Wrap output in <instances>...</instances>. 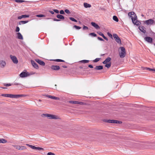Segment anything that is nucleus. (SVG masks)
I'll list each match as a JSON object with an SVG mask.
<instances>
[{
  "label": "nucleus",
  "instance_id": "obj_1",
  "mask_svg": "<svg viewBox=\"0 0 155 155\" xmlns=\"http://www.w3.org/2000/svg\"><path fill=\"white\" fill-rule=\"evenodd\" d=\"M128 15L131 18L133 23H134L137 19V16L136 14L133 12H130L128 13Z\"/></svg>",
  "mask_w": 155,
  "mask_h": 155
},
{
  "label": "nucleus",
  "instance_id": "obj_2",
  "mask_svg": "<svg viewBox=\"0 0 155 155\" xmlns=\"http://www.w3.org/2000/svg\"><path fill=\"white\" fill-rule=\"evenodd\" d=\"M120 49L121 50V52L119 53V56L120 58H124L126 55V51L125 48L123 47H120Z\"/></svg>",
  "mask_w": 155,
  "mask_h": 155
},
{
  "label": "nucleus",
  "instance_id": "obj_3",
  "mask_svg": "<svg viewBox=\"0 0 155 155\" xmlns=\"http://www.w3.org/2000/svg\"><path fill=\"white\" fill-rule=\"evenodd\" d=\"M105 121L107 123L114 124H121L122 123L121 121L116 120H105Z\"/></svg>",
  "mask_w": 155,
  "mask_h": 155
},
{
  "label": "nucleus",
  "instance_id": "obj_4",
  "mask_svg": "<svg viewBox=\"0 0 155 155\" xmlns=\"http://www.w3.org/2000/svg\"><path fill=\"white\" fill-rule=\"evenodd\" d=\"M43 115L48 118L49 119H56L57 118V116L54 115L49 114H44Z\"/></svg>",
  "mask_w": 155,
  "mask_h": 155
},
{
  "label": "nucleus",
  "instance_id": "obj_5",
  "mask_svg": "<svg viewBox=\"0 0 155 155\" xmlns=\"http://www.w3.org/2000/svg\"><path fill=\"white\" fill-rule=\"evenodd\" d=\"M10 57L14 63L16 64L18 63V61L16 56L11 55Z\"/></svg>",
  "mask_w": 155,
  "mask_h": 155
},
{
  "label": "nucleus",
  "instance_id": "obj_6",
  "mask_svg": "<svg viewBox=\"0 0 155 155\" xmlns=\"http://www.w3.org/2000/svg\"><path fill=\"white\" fill-rule=\"evenodd\" d=\"M143 22L147 25H151L153 24L154 21L153 20L150 19L148 20L143 21Z\"/></svg>",
  "mask_w": 155,
  "mask_h": 155
},
{
  "label": "nucleus",
  "instance_id": "obj_7",
  "mask_svg": "<svg viewBox=\"0 0 155 155\" xmlns=\"http://www.w3.org/2000/svg\"><path fill=\"white\" fill-rule=\"evenodd\" d=\"M113 37L115 39L116 41L118 44L121 43V41L119 37L116 34H113Z\"/></svg>",
  "mask_w": 155,
  "mask_h": 155
},
{
  "label": "nucleus",
  "instance_id": "obj_8",
  "mask_svg": "<svg viewBox=\"0 0 155 155\" xmlns=\"http://www.w3.org/2000/svg\"><path fill=\"white\" fill-rule=\"evenodd\" d=\"M30 74L28 72H22L20 74V77L23 78L24 77H26L28 76H29L30 75Z\"/></svg>",
  "mask_w": 155,
  "mask_h": 155
},
{
  "label": "nucleus",
  "instance_id": "obj_9",
  "mask_svg": "<svg viewBox=\"0 0 155 155\" xmlns=\"http://www.w3.org/2000/svg\"><path fill=\"white\" fill-rule=\"evenodd\" d=\"M6 65V62L3 60L0 61V67L1 68H3L5 67Z\"/></svg>",
  "mask_w": 155,
  "mask_h": 155
},
{
  "label": "nucleus",
  "instance_id": "obj_10",
  "mask_svg": "<svg viewBox=\"0 0 155 155\" xmlns=\"http://www.w3.org/2000/svg\"><path fill=\"white\" fill-rule=\"evenodd\" d=\"M144 40L148 42L151 43L153 41L152 38L150 37H146L144 38Z\"/></svg>",
  "mask_w": 155,
  "mask_h": 155
},
{
  "label": "nucleus",
  "instance_id": "obj_11",
  "mask_svg": "<svg viewBox=\"0 0 155 155\" xmlns=\"http://www.w3.org/2000/svg\"><path fill=\"white\" fill-rule=\"evenodd\" d=\"M69 102L71 104H78L81 105L83 104V102H79L76 101H69Z\"/></svg>",
  "mask_w": 155,
  "mask_h": 155
},
{
  "label": "nucleus",
  "instance_id": "obj_12",
  "mask_svg": "<svg viewBox=\"0 0 155 155\" xmlns=\"http://www.w3.org/2000/svg\"><path fill=\"white\" fill-rule=\"evenodd\" d=\"M91 24L92 26L94 27L96 29H99L100 28L99 26L95 22H91Z\"/></svg>",
  "mask_w": 155,
  "mask_h": 155
},
{
  "label": "nucleus",
  "instance_id": "obj_13",
  "mask_svg": "<svg viewBox=\"0 0 155 155\" xmlns=\"http://www.w3.org/2000/svg\"><path fill=\"white\" fill-rule=\"evenodd\" d=\"M111 58L110 57H107L105 60L103 62V64H106L110 62L111 60Z\"/></svg>",
  "mask_w": 155,
  "mask_h": 155
},
{
  "label": "nucleus",
  "instance_id": "obj_14",
  "mask_svg": "<svg viewBox=\"0 0 155 155\" xmlns=\"http://www.w3.org/2000/svg\"><path fill=\"white\" fill-rule=\"evenodd\" d=\"M51 68L53 70H58L59 69L60 67L58 65H52L51 66Z\"/></svg>",
  "mask_w": 155,
  "mask_h": 155
},
{
  "label": "nucleus",
  "instance_id": "obj_15",
  "mask_svg": "<svg viewBox=\"0 0 155 155\" xmlns=\"http://www.w3.org/2000/svg\"><path fill=\"white\" fill-rule=\"evenodd\" d=\"M31 62L33 66L35 68L37 69L38 67L37 64L34 61H31Z\"/></svg>",
  "mask_w": 155,
  "mask_h": 155
},
{
  "label": "nucleus",
  "instance_id": "obj_16",
  "mask_svg": "<svg viewBox=\"0 0 155 155\" xmlns=\"http://www.w3.org/2000/svg\"><path fill=\"white\" fill-rule=\"evenodd\" d=\"M22 94H12V98H16L22 97L24 96Z\"/></svg>",
  "mask_w": 155,
  "mask_h": 155
},
{
  "label": "nucleus",
  "instance_id": "obj_17",
  "mask_svg": "<svg viewBox=\"0 0 155 155\" xmlns=\"http://www.w3.org/2000/svg\"><path fill=\"white\" fill-rule=\"evenodd\" d=\"M36 61L37 63L41 65L44 66L45 65V63L40 60L37 59Z\"/></svg>",
  "mask_w": 155,
  "mask_h": 155
},
{
  "label": "nucleus",
  "instance_id": "obj_18",
  "mask_svg": "<svg viewBox=\"0 0 155 155\" xmlns=\"http://www.w3.org/2000/svg\"><path fill=\"white\" fill-rule=\"evenodd\" d=\"M2 96L3 97H8L10 98H12V94H2Z\"/></svg>",
  "mask_w": 155,
  "mask_h": 155
},
{
  "label": "nucleus",
  "instance_id": "obj_19",
  "mask_svg": "<svg viewBox=\"0 0 155 155\" xmlns=\"http://www.w3.org/2000/svg\"><path fill=\"white\" fill-rule=\"evenodd\" d=\"M17 37L18 39H19L22 40L23 37L22 35L20 32H18L17 33Z\"/></svg>",
  "mask_w": 155,
  "mask_h": 155
},
{
  "label": "nucleus",
  "instance_id": "obj_20",
  "mask_svg": "<svg viewBox=\"0 0 155 155\" xmlns=\"http://www.w3.org/2000/svg\"><path fill=\"white\" fill-rule=\"evenodd\" d=\"M29 15H22L20 16H19L18 17V19H21L23 18H28L29 17Z\"/></svg>",
  "mask_w": 155,
  "mask_h": 155
},
{
  "label": "nucleus",
  "instance_id": "obj_21",
  "mask_svg": "<svg viewBox=\"0 0 155 155\" xmlns=\"http://www.w3.org/2000/svg\"><path fill=\"white\" fill-rule=\"evenodd\" d=\"M103 68V66L102 65L97 66L94 69L97 70H101Z\"/></svg>",
  "mask_w": 155,
  "mask_h": 155
},
{
  "label": "nucleus",
  "instance_id": "obj_22",
  "mask_svg": "<svg viewBox=\"0 0 155 155\" xmlns=\"http://www.w3.org/2000/svg\"><path fill=\"white\" fill-rule=\"evenodd\" d=\"M84 5L85 8H90L91 7V5L90 4L86 2L84 3Z\"/></svg>",
  "mask_w": 155,
  "mask_h": 155
},
{
  "label": "nucleus",
  "instance_id": "obj_23",
  "mask_svg": "<svg viewBox=\"0 0 155 155\" xmlns=\"http://www.w3.org/2000/svg\"><path fill=\"white\" fill-rule=\"evenodd\" d=\"M56 17L58 18L61 19H64V18L63 16L60 14L57 15L56 16Z\"/></svg>",
  "mask_w": 155,
  "mask_h": 155
},
{
  "label": "nucleus",
  "instance_id": "obj_24",
  "mask_svg": "<svg viewBox=\"0 0 155 155\" xmlns=\"http://www.w3.org/2000/svg\"><path fill=\"white\" fill-rule=\"evenodd\" d=\"M28 21H21L19 22L18 24L19 25L26 24L28 22Z\"/></svg>",
  "mask_w": 155,
  "mask_h": 155
},
{
  "label": "nucleus",
  "instance_id": "obj_25",
  "mask_svg": "<svg viewBox=\"0 0 155 155\" xmlns=\"http://www.w3.org/2000/svg\"><path fill=\"white\" fill-rule=\"evenodd\" d=\"M139 29L141 31L143 32V33H145L146 32V30L144 29L143 27H140Z\"/></svg>",
  "mask_w": 155,
  "mask_h": 155
},
{
  "label": "nucleus",
  "instance_id": "obj_26",
  "mask_svg": "<svg viewBox=\"0 0 155 155\" xmlns=\"http://www.w3.org/2000/svg\"><path fill=\"white\" fill-rule=\"evenodd\" d=\"M136 21H134V23H133L134 25H140V22L137 21V20H136Z\"/></svg>",
  "mask_w": 155,
  "mask_h": 155
},
{
  "label": "nucleus",
  "instance_id": "obj_27",
  "mask_svg": "<svg viewBox=\"0 0 155 155\" xmlns=\"http://www.w3.org/2000/svg\"><path fill=\"white\" fill-rule=\"evenodd\" d=\"M7 142V141L4 139H0V143H4Z\"/></svg>",
  "mask_w": 155,
  "mask_h": 155
},
{
  "label": "nucleus",
  "instance_id": "obj_28",
  "mask_svg": "<svg viewBox=\"0 0 155 155\" xmlns=\"http://www.w3.org/2000/svg\"><path fill=\"white\" fill-rule=\"evenodd\" d=\"M105 64V66L107 68H109L111 66V63L109 62V63H107Z\"/></svg>",
  "mask_w": 155,
  "mask_h": 155
},
{
  "label": "nucleus",
  "instance_id": "obj_29",
  "mask_svg": "<svg viewBox=\"0 0 155 155\" xmlns=\"http://www.w3.org/2000/svg\"><path fill=\"white\" fill-rule=\"evenodd\" d=\"M113 19L116 22L118 21V19L117 16H114L113 18Z\"/></svg>",
  "mask_w": 155,
  "mask_h": 155
},
{
  "label": "nucleus",
  "instance_id": "obj_30",
  "mask_svg": "<svg viewBox=\"0 0 155 155\" xmlns=\"http://www.w3.org/2000/svg\"><path fill=\"white\" fill-rule=\"evenodd\" d=\"M89 61V60H84L81 61L80 62L82 63H87Z\"/></svg>",
  "mask_w": 155,
  "mask_h": 155
},
{
  "label": "nucleus",
  "instance_id": "obj_31",
  "mask_svg": "<svg viewBox=\"0 0 155 155\" xmlns=\"http://www.w3.org/2000/svg\"><path fill=\"white\" fill-rule=\"evenodd\" d=\"M69 19H70V20H71V21H72L75 22H77V21L76 19H75L74 18L70 17Z\"/></svg>",
  "mask_w": 155,
  "mask_h": 155
},
{
  "label": "nucleus",
  "instance_id": "obj_32",
  "mask_svg": "<svg viewBox=\"0 0 155 155\" xmlns=\"http://www.w3.org/2000/svg\"><path fill=\"white\" fill-rule=\"evenodd\" d=\"M15 1L18 3H22L25 2V1L22 0H15Z\"/></svg>",
  "mask_w": 155,
  "mask_h": 155
},
{
  "label": "nucleus",
  "instance_id": "obj_33",
  "mask_svg": "<svg viewBox=\"0 0 155 155\" xmlns=\"http://www.w3.org/2000/svg\"><path fill=\"white\" fill-rule=\"evenodd\" d=\"M36 16L38 17L41 18L44 17H45V15L42 14L37 15H36Z\"/></svg>",
  "mask_w": 155,
  "mask_h": 155
},
{
  "label": "nucleus",
  "instance_id": "obj_34",
  "mask_svg": "<svg viewBox=\"0 0 155 155\" xmlns=\"http://www.w3.org/2000/svg\"><path fill=\"white\" fill-rule=\"evenodd\" d=\"M89 35H91L93 37H96L97 36V35L94 33H91L89 34Z\"/></svg>",
  "mask_w": 155,
  "mask_h": 155
},
{
  "label": "nucleus",
  "instance_id": "obj_35",
  "mask_svg": "<svg viewBox=\"0 0 155 155\" xmlns=\"http://www.w3.org/2000/svg\"><path fill=\"white\" fill-rule=\"evenodd\" d=\"M54 61L57 62H64V61L61 59H57L54 60Z\"/></svg>",
  "mask_w": 155,
  "mask_h": 155
},
{
  "label": "nucleus",
  "instance_id": "obj_36",
  "mask_svg": "<svg viewBox=\"0 0 155 155\" xmlns=\"http://www.w3.org/2000/svg\"><path fill=\"white\" fill-rule=\"evenodd\" d=\"M100 59L101 58H96L93 61L95 62H97L100 60Z\"/></svg>",
  "mask_w": 155,
  "mask_h": 155
},
{
  "label": "nucleus",
  "instance_id": "obj_37",
  "mask_svg": "<svg viewBox=\"0 0 155 155\" xmlns=\"http://www.w3.org/2000/svg\"><path fill=\"white\" fill-rule=\"evenodd\" d=\"M97 33L99 35H100L101 36L103 37H104V34L102 33V32L100 31H98L97 32Z\"/></svg>",
  "mask_w": 155,
  "mask_h": 155
},
{
  "label": "nucleus",
  "instance_id": "obj_38",
  "mask_svg": "<svg viewBox=\"0 0 155 155\" xmlns=\"http://www.w3.org/2000/svg\"><path fill=\"white\" fill-rule=\"evenodd\" d=\"M73 27L77 29H79L81 28V27L75 25H74Z\"/></svg>",
  "mask_w": 155,
  "mask_h": 155
},
{
  "label": "nucleus",
  "instance_id": "obj_39",
  "mask_svg": "<svg viewBox=\"0 0 155 155\" xmlns=\"http://www.w3.org/2000/svg\"><path fill=\"white\" fill-rule=\"evenodd\" d=\"M52 99L56 100H59L60 99V98L59 97H58L53 96Z\"/></svg>",
  "mask_w": 155,
  "mask_h": 155
},
{
  "label": "nucleus",
  "instance_id": "obj_40",
  "mask_svg": "<svg viewBox=\"0 0 155 155\" xmlns=\"http://www.w3.org/2000/svg\"><path fill=\"white\" fill-rule=\"evenodd\" d=\"M45 96L49 98H51L52 99H53V96H52L51 95H45Z\"/></svg>",
  "mask_w": 155,
  "mask_h": 155
},
{
  "label": "nucleus",
  "instance_id": "obj_41",
  "mask_svg": "<svg viewBox=\"0 0 155 155\" xmlns=\"http://www.w3.org/2000/svg\"><path fill=\"white\" fill-rule=\"evenodd\" d=\"M30 147L33 149L36 150V147L35 146L33 145L30 146Z\"/></svg>",
  "mask_w": 155,
  "mask_h": 155
},
{
  "label": "nucleus",
  "instance_id": "obj_42",
  "mask_svg": "<svg viewBox=\"0 0 155 155\" xmlns=\"http://www.w3.org/2000/svg\"><path fill=\"white\" fill-rule=\"evenodd\" d=\"M36 150H43V149L41 147H36Z\"/></svg>",
  "mask_w": 155,
  "mask_h": 155
},
{
  "label": "nucleus",
  "instance_id": "obj_43",
  "mask_svg": "<svg viewBox=\"0 0 155 155\" xmlns=\"http://www.w3.org/2000/svg\"><path fill=\"white\" fill-rule=\"evenodd\" d=\"M15 147L17 149L20 150V146H15Z\"/></svg>",
  "mask_w": 155,
  "mask_h": 155
},
{
  "label": "nucleus",
  "instance_id": "obj_44",
  "mask_svg": "<svg viewBox=\"0 0 155 155\" xmlns=\"http://www.w3.org/2000/svg\"><path fill=\"white\" fill-rule=\"evenodd\" d=\"M20 150H23L26 149V147L24 146H20Z\"/></svg>",
  "mask_w": 155,
  "mask_h": 155
},
{
  "label": "nucleus",
  "instance_id": "obj_45",
  "mask_svg": "<svg viewBox=\"0 0 155 155\" xmlns=\"http://www.w3.org/2000/svg\"><path fill=\"white\" fill-rule=\"evenodd\" d=\"M12 85V84H4V85L6 86H10Z\"/></svg>",
  "mask_w": 155,
  "mask_h": 155
},
{
  "label": "nucleus",
  "instance_id": "obj_46",
  "mask_svg": "<svg viewBox=\"0 0 155 155\" xmlns=\"http://www.w3.org/2000/svg\"><path fill=\"white\" fill-rule=\"evenodd\" d=\"M97 39L101 41H104V39H102V38L100 37H97Z\"/></svg>",
  "mask_w": 155,
  "mask_h": 155
},
{
  "label": "nucleus",
  "instance_id": "obj_47",
  "mask_svg": "<svg viewBox=\"0 0 155 155\" xmlns=\"http://www.w3.org/2000/svg\"><path fill=\"white\" fill-rule=\"evenodd\" d=\"M64 12L67 14H69L70 13L68 9H65Z\"/></svg>",
  "mask_w": 155,
  "mask_h": 155
},
{
  "label": "nucleus",
  "instance_id": "obj_48",
  "mask_svg": "<svg viewBox=\"0 0 155 155\" xmlns=\"http://www.w3.org/2000/svg\"><path fill=\"white\" fill-rule=\"evenodd\" d=\"M60 13L61 14H64V12L63 10H60Z\"/></svg>",
  "mask_w": 155,
  "mask_h": 155
},
{
  "label": "nucleus",
  "instance_id": "obj_49",
  "mask_svg": "<svg viewBox=\"0 0 155 155\" xmlns=\"http://www.w3.org/2000/svg\"><path fill=\"white\" fill-rule=\"evenodd\" d=\"M20 30V28L18 27H17L16 29V32H18Z\"/></svg>",
  "mask_w": 155,
  "mask_h": 155
},
{
  "label": "nucleus",
  "instance_id": "obj_50",
  "mask_svg": "<svg viewBox=\"0 0 155 155\" xmlns=\"http://www.w3.org/2000/svg\"><path fill=\"white\" fill-rule=\"evenodd\" d=\"M48 155H55L54 154L51 152H49L47 154Z\"/></svg>",
  "mask_w": 155,
  "mask_h": 155
},
{
  "label": "nucleus",
  "instance_id": "obj_51",
  "mask_svg": "<svg viewBox=\"0 0 155 155\" xmlns=\"http://www.w3.org/2000/svg\"><path fill=\"white\" fill-rule=\"evenodd\" d=\"M147 70H148L150 71H155V69H152V68H147Z\"/></svg>",
  "mask_w": 155,
  "mask_h": 155
},
{
  "label": "nucleus",
  "instance_id": "obj_52",
  "mask_svg": "<svg viewBox=\"0 0 155 155\" xmlns=\"http://www.w3.org/2000/svg\"><path fill=\"white\" fill-rule=\"evenodd\" d=\"M54 11L57 13H58L59 12V11L58 9H54Z\"/></svg>",
  "mask_w": 155,
  "mask_h": 155
},
{
  "label": "nucleus",
  "instance_id": "obj_53",
  "mask_svg": "<svg viewBox=\"0 0 155 155\" xmlns=\"http://www.w3.org/2000/svg\"><path fill=\"white\" fill-rule=\"evenodd\" d=\"M88 28V27L87 26H86L84 25V26L83 27V30H87V29Z\"/></svg>",
  "mask_w": 155,
  "mask_h": 155
},
{
  "label": "nucleus",
  "instance_id": "obj_54",
  "mask_svg": "<svg viewBox=\"0 0 155 155\" xmlns=\"http://www.w3.org/2000/svg\"><path fill=\"white\" fill-rule=\"evenodd\" d=\"M14 85H20V84L19 83H15Z\"/></svg>",
  "mask_w": 155,
  "mask_h": 155
},
{
  "label": "nucleus",
  "instance_id": "obj_55",
  "mask_svg": "<svg viewBox=\"0 0 155 155\" xmlns=\"http://www.w3.org/2000/svg\"><path fill=\"white\" fill-rule=\"evenodd\" d=\"M54 20L55 21H60V20L56 18H54Z\"/></svg>",
  "mask_w": 155,
  "mask_h": 155
},
{
  "label": "nucleus",
  "instance_id": "obj_56",
  "mask_svg": "<svg viewBox=\"0 0 155 155\" xmlns=\"http://www.w3.org/2000/svg\"><path fill=\"white\" fill-rule=\"evenodd\" d=\"M103 38L104 39H105L106 40H107V41L108 40V39L106 37H105V36H104Z\"/></svg>",
  "mask_w": 155,
  "mask_h": 155
},
{
  "label": "nucleus",
  "instance_id": "obj_57",
  "mask_svg": "<svg viewBox=\"0 0 155 155\" xmlns=\"http://www.w3.org/2000/svg\"><path fill=\"white\" fill-rule=\"evenodd\" d=\"M49 12L51 13L52 14H54V12L52 11H49Z\"/></svg>",
  "mask_w": 155,
  "mask_h": 155
},
{
  "label": "nucleus",
  "instance_id": "obj_58",
  "mask_svg": "<svg viewBox=\"0 0 155 155\" xmlns=\"http://www.w3.org/2000/svg\"><path fill=\"white\" fill-rule=\"evenodd\" d=\"M88 67H89V68H93V66H92V65H90H90H88Z\"/></svg>",
  "mask_w": 155,
  "mask_h": 155
},
{
  "label": "nucleus",
  "instance_id": "obj_59",
  "mask_svg": "<svg viewBox=\"0 0 155 155\" xmlns=\"http://www.w3.org/2000/svg\"><path fill=\"white\" fill-rule=\"evenodd\" d=\"M107 34L109 36L112 37V35L111 34L109 33H108Z\"/></svg>",
  "mask_w": 155,
  "mask_h": 155
},
{
  "label": "nucleus",
  "instance_id": "obj_60",
  "mask_svg": "<svg viewBox=\"0 0 155 155\" xmlns=\"http://www.w3.org/2000/svg\"><path fill=\"white\" fill-rule=\"evenodd\" d=\"M63 67L64 68H67V67L65 66H63Z\"/></svg>",
  "mask_w": 155,
  "mask_h": 155
},
{
  "label": "nucleus",
  "instance_id": "obj_61",
  "mask_svg": "<svg viewBox=\"0 0 155 155\" xmlns=\"http://www.w3.org/2000/svg\"><path fill=\"white\" fill-rule=\"evenodd\" d=\"M26 145L28 146H29V147H30V146H31V145H29V144H26Z\"/></svg>",
  "mask_w": 155,
  "mask_h": 155
},
{
  "label": "nucleus",
  "instance_id": "obj_62",
  "mask_svg": "<svg viewBox=\"0 0 155 155\" xmlns=\"http://www.w3.org/2000/svg\"><path fill=\"white\" fill-rule=\"evenodd\" d=\"M2 88H3V89L7 88H6V87H2Z\"/></svg>",
  "mask_w": 155,
  "mask_h": 155
},
{
  "label": "nucleus",
  "instance_id": "obj_63",
  "mask_svg": "<svg viewBox=\"0 0 155 155\" xmlns=\"http://www.w3.org/2000/svg\"><path fill=\"white\" fill-rule=\"evenodd\" d=\"M39 101H40V102H41V100L40 99V100H39Z\"/></svg>",
  "mask_w": 155,
  "mask_h": 155
},
{
  "label": "nucleus",
  "instance_id": "obj_64",
  "mask_svg": "<svg viewBox=\"0 0 155 155\" xmlns=\"http://www.w3.org/2000/svg\"><path fill=\"white\" fill-rule=\"evenodd\" d=\"M142 16H143V15H142Z\"/></svg>",
  "mask_w": 155,
  "mask_h": 155
}]
</instances>
